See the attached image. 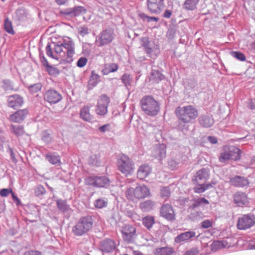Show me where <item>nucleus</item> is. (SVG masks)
<instances>
[{
    "instance_id": "obj_64",
    "label": "nucleus",
    "mask_w": 255,
    "mask_h": 255,
    "mask_svg": "<svg viewBox=\"0 0 255 255\" xmlns=\"http://www.w3.org/2000/svg\"><path fill=\"white\" fill-rule=\"evenodd\" d=\"M11 194L13 201L16 203L17 205L20 204V201L19 199V198L17 197V196L15 195L13 191H12Z\"/></svg>"
},
{
    "instance_id": "obj_41",
    "label": "nucleus",
    "mask_w": 255,
    "mask_h": 255,
    "mask_svg": "<svg viewBox=\"0 0 255 255\" xmlns=\"http://www.w3.org/2000/svg\"><path fill=\"white\" fill-rule=\"evenodd\" d=\"M142 224L147 229L150 230L155 223L154 219L152 216H147L142 218Z\"/></svg>"
},
{
    "instance_id": "obj_24",
    "label": "nucleus",
    "mask_w": 255,
    "mask_h": 255,
    "mask_svg": "<svg viewBox=\"0 0 255 255\" xmlns=\"http://www.w3.org/2000/svg\"><path fill=\"white\" fill-rule=\"evenodd\" d=\"M198 120L199 124L204 128H210L214 123V120L213 118L208 115L201 116L199 118Z\"/></svg>"
},
{
    "instance_id": "obj_6",
    "label": "nucleus",
    "mask_w": 255,
    "mask_h": 255,
    "mask_svg": "<svg viewBox=\"0 0 255 255\" xmlns=\"http://www.w3.org/2000/svg\"><path fill=\"white\" fill-rule=\"evenodd\" d=\"M118 170L126 176L130 174L133 171L134 164L127 155L122 154L117 159Z\"/></svg>"
},
{
    "instance_id": "obj_53",
    "label": "nucleus",
    "mask_w": 255,
    "mask_h": 255,
    "mask_svg": "<svg viewBox=\"0 0 255 255\" xmlns=\"http://www.w3.org/2000/svg\"><path fill=\"white\" fill-rule=\"evenodd\" d=\"M42 140L46 143H49L51 141L52 137L47 131L45 130L43 132L41 136Z\"/></svg>"
},
{
    "instance_id": "obj_16",
    "label": "nucleus",
    "mask_w": 255,
    "mask_h": 255,
    "mask_svg": "<svg viewBox=\"0 0 255 255\" xmlns=\"http://www.w3.org/2000/svg\"><path fill=\"white\" fill-rule=\"evenodd\" d=\"M160 215L169 221H172L175 219V213L172 207L168 204H163L160 208Z\"/></svg>"
},
{
    "instance_id": "obj_62",
    "label": "nucleus",
    "mask_w": 255,
    "mask_h": 255,
    "mask_svg": "<svg viewBox=\"0 0 255 255\" xmlns=\"http://www.w3.org/2000/svg\"><path fill=\"white\" fill-rule=\"evenodd\" d=\"M197 85V82L194 79H189L188 81V86L190 89H194Z\"/></svg>"
},
{
    "instance_id": "obj_35",
    "label": "nucleus",
    "mask_w": 255,
    "mask_h": 255,
    "mask_svg": "<svg viewBox=\"0 0 255 255\" xmlns=\"http://www.w3.org/2000/svg\"><path fill=\"white\" fill-rule=\"evenodd\" d=\"M1 87L5 91H17V89L14 88L13 82L9 79L3 80L1 82Z\"/></svg>"
},
{
    "instance_id": "obj_7",
    "label": "nucleus",
    "mask_w": 255,
    "mask_h": 255,
    "mask_svg": "<svg viewBox=\"0 0 255 255\" xmlns=\"http://www.w3.org/2000/svg\"><path fill=\"white\" fill-rule=\"evenodd\" d=\"M116 34L114 30L108 28L103 30L97 36L95 42L98 47H103L112 43L115 39Z\"/></svg>"
},
{
    "instance_id": "obj_49",
    "label": "nucleus",
    "mask_w": 255,
    "mask_h": 255,
    "mask_svg": "<svg viewBox=\"0 0 255 255\" xmlns=\"http://www.w3.org/2000/svg\"><path fill=\"white\" fill-rule=\"evenodd\" d=\"M139 16L143 20H146L147 22H149L151 21H155L157 22L159 20V18L154 16H149L145 14L144 13H140L139 14Z\"/></svg>"
},
{
    "instance_id": "obj_28",
    "label": "nucleus",
    "mask_w": 255,
    "mask_h": 255,
    "mask_svg": "<svg viewBox=\"0 0 255 255\" xmlns=\"http://www.w3.org/2000/svg\"><path fill=\"white\" fill-rule=\"evenodd\" d=\"M228 148L230 159L237 161L241 158V151L239 148L235 146H231L228 147Z\"/></svg>"
},
{
    "instance_id": "obj_36",
    "label": "nucleus",
    "mask_w": 255,
    "mask_h": 255,
    "mask_svg": "<svg viewBox=\"0 0 255 255\" xmlns=\"http://www.w3.org/2000/svg\"><path fill=\"white\" fill-rule=\"evenodd\" d=\"M93 204L96 208L101 209L108 206V200L106 197H101L96 199Z\"/></svg>"
},
{
    "instance_id": "obj_21",
    "label": "nucleus",
    "mask_w": 255,
    "mask_h": 255,
    "mask_svg": "<svg viewBox=\"0 0 255 255\" xmlns=\"http://www.w3.org/2000/svg\"><path fill=\"white\" fill-rule=\"evenodd\" d=\"M195 236L196 233L195 232L191 231H187L182 233L176 236L174 238V241L177 244H183L185 242H189Z\"/></svg>"
},
{
    "instance_id": "obj_29",
    "label": "nucleus",
    "mask_w": 255,
    "mask_h": 255,
    "mask_svg": "<svg viewBox=\"0 0 255 255\" xmlns=\"http://www.w3.org/2000/svg\"><path fill=\"white\" fill-rule=\"evenodd\" d=\"M164 78V76L159 70L153 69L151 70L149 77L150 81L153 83H158Z\"/></svg>"
},
{
    "instance_id": "obj_56",
    "label": "nucleus",
    "mask_w": 255,
    "mask_h": 255,
    "mask_svg": "<svg viewBox=\"0 0 255 255\" xmlns=\"http://www.w3.org/2000/svg\"><path fill=\"white\" fill-rule=\"evenodd\" d=\"M60 13L66 17H73V13H72V7L70 8H67L64 9L63 10H61L60 12Z\"/></svg>"
},
{
    "instance_id": "obj_22",
    "label": "nucleus",
    "mask_w": 255,
    "mask_h": 255,
    "mask_svg": "<svg viewBox=\"0 0 255 255\" xmlns=\"http://www.w3.org/2000/svg\"><path fill=\"white\" fill-rule=\"evenodd\" d=\"M166 145L162 144L157 145L152 150V155L159 160H161L166 157Z\"/></svg>"
},
{
    "instance_id": "obj_32",
    "label": "nucleus",
    "mask_w": 255,
    "mask_h": 255,
    "mask_svg": "<svg viewBox=\"0 0 255 255\" xmlns=\"http://www.w3.org/2000/svg\"><path fill=\"white\" fill-rule=\"evenodd\" d=\"M45 157L51 164L55 165L60 163V156L56 153L49 152L45 155Z\"/></svg>"
},
{
    "instance_id": "obj_59",
    "label": "nucleus",
    "mask_w": 255,
    "mask_h": 255,
    "mask_svg": "<svg viewBox=\"0 0 255 255\" xmlns=\"http://www.w3.org/2000/svg\"><path fill=\"white\" fill-rule=\"evenodd\" d=\"M79 33L82 36H84L89 33V29L87 27H81L78 29Z\"/></svg>"
},
{
    "instance_id": "obj_2",
    "label": "nucleus",
    "mask_w": 255,
    "mask_h": 255,
    "mask_svg": "<svg viewBox=\"0 0 255 255\" xmlns=\"http://www.w3.org/2000/svg\"><path fill=\"white\" fill-rule=\"evenodd\" d=\"M175 114L178 120L181 122L177 125V128L182 131L187 129L186 124L192 123L197 118L198 111L192 105L178 106L175 110Z\"/></svg>"
},
{
    "instance_id": "obj_23",
    "label": "nucleus",
    "mask_w": 255,
    "mask_h": 255,
    "mask_svg": "<svg viewBox=\"0 0 255 255\" xmlns=\"http://www.w3.org/2000/svg\"><path fill=\"white\" fill-rule=\"evenodd\" d=\"M190 202L189 209L191 210H194L199 207H204L209 204V201L204 197L194 198Z\"/></svg>"
},
{
    "instance_id": "obj_43",
    "label": "nucleus",
    "mask_w": 255,
    "mask_h": 255,
    "mask_svg": "<svg viewBox=\"0 0 255 255\" xmlns=\"http://www.w3.org/2000/svg\"><path fill=\"white\" fill-rule=\"evenodd\" d=\"M4 29L9 34L13 35L15 33L12 23L8 18H6L4 20Z\"/></svg>"
},
{
    "instance_id": "obj_31",
    "label": "nucleus",
    "mask_w": 255,
    "mask_h": 255,
    "mask_svg": "<svg viewBox=\"0 0 255 255\" xmlns=\"http://www.w3.org/2000/svg\"><path fill=\"white\" fill-rule=\"evenodd\" d=\"M215 182H212L211 183H203L199 186H196L194 187L193 190L195 193H202L206 190L210 188H213L214 185H215Z\"/></svg>"
},
{
    "instance_id": "obj_40",
    "label": "nucleus",
    "mask_w": 255,
    "mask_h": 255,
    "mask_svg": "<svg viewBox=\"0 0 255 255\" xmlns=\"http://www.w3.org/2000/svg\"><path fill=\"white\" fill-rule=\"evenodd\" d=\"M89 162L92 166H100L102 165L100 156L99 154L91 155L89 158Z\"/></svg>"
},
{
    "instance_id": "obj_10",
    "label": "nucleus",
    "mask_w": 255,
    "mask_h": 255,
    "mask_svg": "<svg viewBox=\"0 0 255 255\" xmlns=\"http://www.w3.org/2000/svg\"><path fill=\"white\" fill-rule=\"evenodd\" d=\"M255 224V215L252 214H248L243 215L238 219L237 227L240 230H246L250 229Z\"/></svg>"
},
{
    "instance_id": "obj_17",
    "label": "nucleus",
    "mask_w": 255,
    "mask_h": 255,
    "mask_svg": "<svg viewBox=\"0 0 255 255\" xmlns=\"http://www.w3.org/2000/svg\"><path fill=\"white\" fill-rule=\"evenodd\" d=\"M44 99L51 104H56L62 99V96L57 91L50 89L44 94Z\"/></svg>"
},
{
    "instance_id": "obj_47",
    "label": "nucleus",
    "mask_w": 255,
    "mask_h": 255,
    "mask_svg": "<svg viewBox=\"0 0 255 255\" xmlns=\"http://www.w3.org/2000/svg\"><path fill=\"white\" fill-rule=\"evenodd\" d=\"M45 70L48 74L52 76H57L60 73V70L57 68L52 65L49 66Z\"/></svg>"
},
{
    "instance_id": "obj_19",
    "label": "nucleus",
    "mask_w": 255,
    "mask_h": 255,
    "mask_svg": "<svg viewBox=\"0 0 255 255\" xmlns=\"http://www.w3.org/2000/svg\"><path fill=\"white\" fill-rule=\"evenodd\" d=\"M28 114V111L26 109L18 110L10 115L8 120L11 122L20 124L24 121Z\"/></svg>"
},
{
    "instance_id": "obj_38",
    "label": "nucleus",
    "mask_w": 255,
    "mask_h": 255,
    "mask_svg": "<svg viewBox=\"0 0 255 255\" xmlns=\"http://www.w3.org/2000/svg\"><path fill=\"white\" fill-rule=\"evenodd\" d=\"M58 209L62 212L65 213L70 209V205L67 204L66 200L58 199L56 201Z\"/></svg>"
},
{
    "instance_id": "obj_11",
    "label": "nucleus",
    "mask_w": 255,
    "mask_h": 255,
    "mask_svg": "<svg viewBox=\"0 0 255 255\" xmlns=\"http://www.w3.org/2000/svg\"><path fill=\"white\" fill-rule=\"evenodd\" d=\"M119 244L112 239L107 238L102 240L99 245V249L103 255L112 254L115 252Z\"/></svg>"
},
{
    "instance_id": "obj_61",
    "label": "nucleus",
    "mask_w": 255,
    "mask_h": 255,
    "mask_svg": "<svg viewBox=\"0 0 255 255\" xmlns=\"http://www.w3.org/2000/svg\"><path fill=\"white\" fill-rule=\"evenodd\" d=\"M24 255H42V253L38 251L30 250L25 252Z\"/></svg>"
},
{
    "instance_id": "obj_12",
    "label": "nucleus",
    "mask_w": 255,
    "mask_h": 255,
    "mask_svg": "<svg viewBox=\"0 0 255 255\" xmlns=\"http://www.w3.org/2000/svg\"><path fill=\"white\" fill-rule=\"evenodd\" d=\"M110 102V100L107 95H101L96 107V114L101 116L106 115L108 113V107Z\"/></svg>"
},
{
    "instance_id": "obj_48",
    "label": "nucleus",
    "mask_w": 255,
    "mask_h": 255,
    "mask_svg": "<svg viewBox=\"0 0 255 255\" xmlns=\"http://www.w3.org/2000/svg\"><path fill=\"white\" fill-rule=\"evenodd\" d=\"M42 88V85L38 83L33 85H31L28 87V89L31 94H35L40 91Z\"/></svg>"
},
{
    "instance_id": "obj_63",
    "label": "nucleus",
    "mask_w": 255,
    "mask_h": 255,
    "mask_svg": "<svg viewBox=\"0 0 255 255\" xmlns=\"http://www.w3.org/2000/svg\"><path fill=\"white\" fill-rule=\"evenodd\" d=\"M198 252L196 249H192L186 252V254L184 255H197Z\"/></svg>"
},
{
    "instance_id": "obj_1",
    "label": "nucleus",
    "mask_w": 255,
    "mask_h": 255,
    "mask_svg": "<svg viewBox=\"0 0 255 255\" xmlns=\"http://www.w3.org/2000/svg\"><path fill=\"white\" fill-rule=\"evenodd\" d=\"M55 52L59 55V57H55L51 50V45L48 43L46 47V53L47 56L53 59L59 60L62 64H71L74 60L73 56L75 54V43L68 37L62 42L54 43Z\"/></svg>"
},
{
    "instance_id": "obj_58",
    "label": "nucleus",
    "mask_w": 255,
    "mask_h": 255,
    "mask_svg": "<svg viewBox=\"0 0 255 255\" xmlns=\"http://www.w3.org/2000/svg\"><path fill=\"white\" fill-rule=\"evenodd\" d=\"M87 62V59L86 57H80L77 62V66L80 68L83 67L85 65H86Z\"/></svg>"
},
{
    "instance_id": "obj_50",
    "label": "nucleus",
    "mask_w": 255,
    "mask_h": 255,
    "mask_svg": "<svg viewBox=\"0 0 255 255\" xmlns=\"http://www.w3.org/2000/svg\"><path fill=\"white\" fill-rule=\"evenodd\" d=\"M231 55L233 57L241 61H245L246 57L244 53L239 51H232Z\"/></svg>"
},
{
    "instance_id": "obj_60",
    "label": "nucleus",
    "mask_w": 255,
    "mask_h": 255,
    "mask_svg": "<svg viewBox=\"0 0 255 255\" xmlns=\"http://www.w3.org/2000/svg\"><path fill=\"white\" fill-rule=\"evenodd\" d=\"M12 191V190L11 189L3 188L0 190V195L1 197H6L9 194L11 193Z\"/></svg>"
},
{
    "instance_id": "obj_45",
    "label": "nucleus",
    "mask_w": 255,
    "mask_h": 255,
    "mask_svg": "<svg viewBox=\"0 0 255 255\" xmlns=\"http://www.w3.org/2000/svg\"><path fill=\"white\" fill-rule=\"evenodd\" d=\"M73 17L80 15L81 14L85 13L86 9L82 6H74L72 7Z\"/></svg>"
},
{
    "instance_id": "obj_37",
    "label": "nucleus",
    "mask_w": 255,
    "mask_h": 255,
    "mask_svg": "<svg viewBox=\"0 0 255 255\" xmlns=\"http://www.w3.org/2000/svg\"><path fill=\"white\" fill-rule=\"evenodd\" d=\"M174 250L171 247H164L156 249L155 252V255H171L173 253Z\"/></svg>"
},
{
    "instance_id": "obj_27",
    "label": "nucleus",
    "mask_w": 255,
    "mask_h": 255,
    "mask_svg": "<svg viewBox=\"0 0 255 255\" xmlns=\"http://www.w3.org/2000/svg\"><path fill=\"white\" fill-rule=\"evenodd\" d=\"M9 130L17 137L22 136L25 133L24 126L22 125L11 124L9 126Z\"/></svg>"
},
{
    "instance_id": "obj_33",
    "label": "nucleus",
    "mask_w": 255,
    "mask_h": 255,
    "mask_svg": "<svg viewBox=\"0 0 255 255\" xmlns=\"http://www.w3.org/2000/svg\"><path fill=\"white\" fill-rule=\"evenodd\" d=\"M100 76L96 74L94 71L91 72V75L88 81L89 89H92L93 87L97 86L98 83L100 82Z\"/></svg>"
},
{
    "instance_id": "obj_13",
    "label": "nucleus",
    "mask_w": 255,
    "mask_h": 255,
    "mask_svg": "<svg viewBox=\"0 0 255 255\" xmlns=\"http://www.w3.org/2000/svg\"><path fill=\"white\" fill-rule=\"evenodd\" d=\"M24 103V98L20 95L15 94L7 97V106L14 110L21 108Z\"/></svg>"
},
{
    "instance_id": "obj_20",
    "label": "nucleus",
    "mask_w": 255,
    "mask_h": 255,
    "mask_svg": "<svg viewBox=\"0 0 255 255\" xmlns=\"http://www.w3.org/2000/svg\"><path fill=\"white\" fill-rule=\"evenodd\" d=\"M229 183L232 186L237 187H244L248 186L249 184V180L246 177L239 175L231 177Z\"/></svg>"
},
{
    "instance_id": "obj_55",
    "label": "nucleus",
    "mask_w": 255,
    "mask_h": 255,
    "mask_svg": "<svg viewBox=\"0 0 255 255\" xmlns=\"http://www.w3.org/2000/svg\"><path fill=\"white\" fill-rule=\"evenodd\" d=\"M213 226V221L211 220H205L200 223V226L203 229H208Z\"/></svg>"
},
{
    "instance_id": "obj_4",
    "label": "nucleus",
    "mask_w": 255,
    "mask_h": 255,
    "mask_svg": "<svg viewBox=\"0 0 255 255\" xmlns=\"http://www.w3.org/2000/svg\"><path fill=\"white\" fill-rule=\"evenodd\" d=\"M140 103L142 111L148 116H155L159 111V104L151 96H144Z\"/></svg>"
},
{
    "instance_id": "obj_46",
    "label": "nucleus",
    "mask_w": 255,
    "mask_h": 255,
    "mask_svg": "<svg viewBox=\"0 0 255 255\" xmlns=\"http://www.w3.org/2000/svg\"><path fill=\"white\" fill-rule=\"evenodd\" d=\"M121 80L126 88H128V87L131 86L132 78L129 74L127 73L124 74L122 76Z\"/></svg>"
},
{
    "instance_id": "obj_15",
    "label": "nucleus",
    "mask_w": 255,
    "mask_h": 255,
    "mask_svg": "<svg viewBox=\"0 0 255 255\" xmlns=\"http://www.w3.org/2000/svg\"><path fill=\"white\" fill-rule=\"evenodd\" d=\"M209 170L203 168L196 173L193 181L195 184H197L196 186H199L203 183H205L209 179Z\"/></svg>"
},
{
    "instance_id": "obj_54",
    "label": "nucleus",
    "mask_w": 255,
    "mask_h": 255,
    "mask_svg": "<svg viewBox=\"0 0 255 255\" xmlns=\"http://www.w3.org/2000/svg\"><path fill=\"white\" fill-rule=\"evenodd\" d=\"M112 129V126L110 124H107L105 125H104L102 126H100L98 128L99 131L101 133H104L106 132H109Z\"/></svg>"
},
{
    "instance_id": "obj_51",
    "label": "nucleus",
    "mask_w": 255,
    "mask_h": 255,
    "mask_svg": "<svg viewBox=\"0 0 255 255\" xmlns=\"http://www.w3.org/2000/svg\"><path fill=\"white\" fill-rule=\"evenodd\" d=\"M170 195V190L168 187H163L160 189V196L166 199Z\"/></svg>"
},
{
    "instance_id": "obj_14",
    "label": "nucleus",
    "mask_w": 255,
    "mask_h": 255,
    "mask_svg": "<svg viewBox=\"0 0 255 255\" xmlns=\"http://www.w3.org/2000/svg\"><path fill=\"white\" fill-rule=\"evenodd\" d=\"M148 10L152 14H159L164 7L163 0H147Z\"/></svg>"
},
{
    "instance_id": "obj_42",
    "label": "nucleus",
    "mask_w": 255,
    "mask_h": 255,
    "mask_svg": "<svg viewBox=\"0 0 255 255\" xmlns=\"http://www.w3.org/2000/svg\"><path fill=\"white\" fill-rule=\"evenodd\" d=\"M119 68V66L116 63H112L106 66L103 72L104 75H107L110 73L115 72Z\"/></svg>"
},
{
    "instance_id": "obj_3",
    "label": "nucleus",
    "mask_w": 255,
    "mask_h": 255,
    "mask_svg": "<svg viewBox=\"0 0 255 255\" xmlns=\"http://www.w3.org/2000/svg\"><path fill=\"white\" fill-rule=\"evenodd\" d=\"M93 220L92 216L87 215L81 217L72 228L74 235L82 236L87 234L92 228Z\"/></svg>"
},
{
    "instance_id": "obj_8",
    "label": "nucleus",
    "mask_w": 255,
    "mask_h": 255,
    "mask_svg": "<svg viewBox=\"0 0 255 255\" xmlns=\"http://www.w3.org/2000/svg\"><path fill=\"white\" fill-rule=\"evenodd\" d=\"M86 185H91L94 187L107 188L111 183V181L106 176H96L93 175L85 179Z\"/></svg>"
},
{
    "instance_id": "obj_52",
    "label": "nucleus",
    "mask_w": 255,
    "mask_h": 255,
    "mask_svg": "<svg viewBox=\"0 0 255 255\" xmlns=\"http://www.w3.org/2000/svg\"><path fill=\"white\" fill-rule=\"evenodd\" d=\"M35 195L36 196H41L46 193V190L44 187L41 185H38L34 189Z\"/></svg>"
},
{
    "instance_id": "obj_26",
    "label": "nucleus",
    "mask_w": 255,
    "mask_h": 255,
    "mask_svg": "<svg viewBox=\"0 0 255 255\" xmlns=\"http://www.w3.org/2000/svg\"><path fill=\"white\" fill-rule=\"evenodd\" d=\"M142 46L144 47L145 52L149 57H152L153 54H155V50L153 48L152 44L146 37L142 38Z\"/></svg>"
},
{
    "instance_id": "obj_25",
    "label": "nucleus",
    "mask_w": 255,
    "mask_h": 255,
    "mask_svg": "<svg viewBox=\"0 0 255 255\" xmlns=\"http://www.w3.org/2000/svg\"><path fill=\"white\" fill-rule=\"evenodd\" d=\"M151 169L150 167L146 164H143L139 166L137 172V177L138 178L143 180L150 173Z\"/></svg>"
},
{
    "instance_id": "obj_9",
    "label": "nucleus",
    "mask_w": 255,
    "mask_h": 255,
    "mask_svg": "<svg viewBox=\"0 0 255 255\" xmlns=\"http://www.w3.org/2000/svg\"><path fill=\"white\" fill-rule=\"evenodd\" d=\"M121 233L124 241L128 244L133 243L137 238L135 228L130 225H127L121 229Z\"/></svg>"
},
{
    "instance_id": "obj_18",
    "label": "nucleus",
    "mask_w": 255,
    "mask_h": 255,
    "mask_svg": "<svg viewBox=\"0 0 255 255\" xmlns=\"http://www.w3.org/2000/svg\"><path fill=\"white\" fill-rule=\"evenodd\" d=\"M233 202L237 206H246L249 203V199L247 194L241 191H237L233 195Z\"/></svg>"
},
{
    "instance_id": "obj_39",
    "label": "nucleus",
    "mask_w": 255,
    "mask_h": 255,
    "mask_svg": "<svg viewBox=\"0 0 255 255\" xmlns=\"http://www.w3.org/2000/svg\"><path fill=\"white\" fill-rule=\"evenodd\" d=\"M199 0H186L183 4L184 9L187 10H193L197 7Z\"/></svg>"
},
{
    "instance_id": "obj_57",
    "label": "nucleus",
    "mask_w": 255,
    "mask_h": 255,
    "mask_svg": "<svg viewBox=\"0 0 255 255\" xmlns=\"http://www.w3.org/2000/svg\"><path fill=\"white\" fill-rule=\"evenodd\" d=\"M179 164V161L174 158H171L168 161V165L172 170H174Z\"/></svg>"
},
{
    "instance_id": "obj_30",
    "label": "nucleus",
    "mask_w": 255,
    "mask_h": 255,
    "mask_svg": "<svg viewBox=\"0 0 255 255\" xmlns=\"http://www.w3.org/2000/svg\"><path fill=\"white\" fill-rule=\"evenodd\" d=\"M90 107L85 106L80 111V117L84 121L86 122H91L93 120V116L90 113Z\"/></svg>"
},
{
    "instance_id": "obj_5",
    "label": "nucleus",
    "mask_w": 255,
    "mask_h": 255,
    "mask_svg": "<svg viewBox=\"0 0 255 255\" xmlns=\"http://www.w3.org/2000/svg\"><path fill=\"white\" fill-rule=\"evenodd\" d=\"M150 195L149 189L144 184H139L135 188L129 187L126 191L127 198L131 201L142 199Z\"/></svg>"
},
{
    "instance_id": "obj_44",
    "label": "nucleus",
    "mask_w": 255,
    "mask_h": 255,
    "mask_svg": "<svg viewBox=\"0 0 255 255\" xmlns=\"http://www.w3.org/2000/svg\"><path fill=\"white\" fill-rule=\"evenodd\" d=\"M228 147H224L219 156V161L221 162H224L230 159Z\"/></svg>"
},
{
    "instance_id": "obj_34",
    "label": "nucleus",
    "mask_w": 255,
    "mask_h": 255,
    "mask_svg": "<svg viewBox=\"0 0 255 255\" xmlns=\"http://www.w3.org/2000/svg\"><path fill=\"white\" fill-rule=\"evenodd\" d=\"M155 205V203L151 200H147L140 203V207L142 211L149 212L152 210Z\"/></svg>"
}]
</instances>
